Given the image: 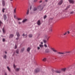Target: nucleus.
Here are the masks:
<instances>
[{"instance_id":"obj_59","label":"nucleus","mask_w":75,"mask_h":75,"mask_svg":"<svg viewBox=\"0 0 75 75\" xmlns=\"http://www.w3.org/2000/svg\"><path fill=\"white\" fill-rule=\"evenodd\" d=\"M71 36H72V37L73 36H72V35H71Z\"/></svg>"},{"instance_id":"obj_14","label":"nucleus","mask_w":75,"mask_h":75,"mask_svg":"<svg viewBox=\"0 0 75 75\" xmlns=\"http://www.w3.org/2000/svg\"><path fill=\"white\" fill-rule=\"evenodd\" d=\"M13 36H14V35L13 34H11L9 36V38H12V37Z\"/></svg>"},{"instance_id":"obj_28","label":"nucleus","mask_w":75,"mask_h":75,"mask_svg":"<svg viewBox=\"0 0 75 75\" xmlns=\"http://www.w3.org/2000/svg\"><path fill=\"white\" fill-rule=\"evenodd\" d=\"M3 57L4 59H6V58H7V56L6 55H4Z\"/></svg>"},{"instance_id":"obj_47","label":"nucleus","mask_w":75,"mask_h":75,"mask_svg":"<svg viewBox=\"0 0 75 75\" xmlns=\"http://www.w3.org/2000/svg\"><path fill=\"white\" fill-rule=\"evenodd\" d=\"M67 33L68 34H69V33H70L69 31H67Z\"/></svg>"},{"instance_id":"obj_50","label":"nucleus","mask_w":75,"mask_h":75,"mask_svg":"<svg viewBox=\"0 0 75 75\" xmlns=\"http://www.w3.org/2000/svg\"><path fill=\"white\" fill-rule=\"evenodd\" d=\"M68 8H69V7H67L66 8H67V9H68Z\"/></svg>"},{"instance_id":"obj_57","label":"nucleus","mask_w":75,"mask_h":75,"mask_svg":"<svg viewBox=\"0 0 75 75\" xmlns=\"http://www.w3.org/2000/svg\"><path fill=\"white\" fill-rule=\"evenodd\" d=\"M13 0H10V1H12Z\"/></svg>"},{"instance_id":"obj_4","label":"nucleus","mask_w":75,"mask_h":75,"mask_svg":"<svg viewBox=\"0 0 75 75\" xmlns=\"http://www.w3.org/2000/svg\"><path fill=\"white\" fill-rule=\"evenodd\" d=\"M62 3H63V1L61 0L58 3V5H61L62 4Z\"/></svg>"},{"instance_id":"obj_35","label":"nucleus","mask_w":75,"mask_h":75,"mask_svg":"<svg viewBox=\"0 0 75 75\" xmlns=\"http://www.w3.org/2000/svg\"><path fill=\"white\" fill-rule=\"evenodd\" d=\"M47 18V15H45L44 16V19H45Z\"/></svg>"},{"instance_id":"obj_2","label":"nucleus","mask_w":75,"mask_h":75,"mask_svg":"<svg viewBox=\"0 0 75 75\" xmlns=\"http://www.w3.org/2000/svg\"><path fill=\"white\" fill-rule=\"evenodd\" d=\"M72 52L71 51H69V52H58L57 53V54H60V55H64L65 54V53H68L69 54H70Z\"/></svg>"},{"instance_id":"obj_9","label":"nucleus","mask_w":75,"mask_h":75,"mask_svg":"<svg viewBox=\"0 0 75 75\" xmlns=\"http://www.w3.org/2000/svg\"><path fill=\"white\" fill-rule=\"evenodd\" d=\"M55 72H56V73H58L59 74H60V73H61V71L56 70L55 71Z\"/></svg>"},{"instance_id":"obj_42","label":"nucleus","mask_w":75,"mask_h":75,"mask_svg":"<svg viewBox=\"0 0 75 75\" xmlns=\"http://www.w3.org/2000/svg\"><path fill=\"white\" fill-rule=\"evenodd\" d=\"M49 38H50V37H48V38H47V41H48Z\"/></svg>"},{"instance_id":"obj_20","label":"nucleus","mask_w":75,"mask_h":75,"mask_svg":"<svg viewBox=\"0 0 75 75\" xmlns=\"http://www.w3.org/2000/svg\"><path fill=\"white\" fill-rule=\"evenodd\" d=\"M16 13V8L14 10L13 13Z\"/></svg>"},{"instance_id":"obj_32","label":"nucleus","mask_w":75,"mask_h":75,"mask_svg":"<svg viewBox=\"0 0 75 75\" xmlns=\"http://www.w3.org/2000/svg\"><path fill=\"white\" fill-rule=\"evenodd\" d=\"M3 32L4 33H5L6 31H5V30H4V28H3Z\"/></svg>"},{"instance_id":"obj_21","label":"nucleus","mask_w":75,"mask_h":75,"mask_svg":"<svg viewBox=\"0 0 75 75\" xmlns=\"http://www.w3.org/2000/svg\"><path fill=\"white\" fill-rule=\"evenodd\" d=\"M26 14L27 15H28V14H29V9L28 10L26 13Z\"/></svg>"},{"instance_id":"obj_53","label":"nucleus","mask_w":75,"mask_h":75,"mask_svg":"<svg viewBox=\"0 0 75 75\" xmlns=\"http://www.w3.org/2000/svg\"><path fill=\"white\" fill-rule=\"evenodd\" d=\"M45 1H46V2H47V1H47V0H45Z\"/></svg>"},{"instance_id":"obj_27","label":"nucleus","mask_w":75,"mask_h":75,"mask_svg":"<svg viewBox=\"0 0 75 75\" xmlns=\"http://www.w3.org/2000/svg\"><path fill=\"white\" fill-rule=\"evenodd\" d=\"M67 34V32H65V33H63V35H62V36H65Z\"/></svg>"},{"instance_id":"obj_45","label":"nucleus","mask_w":75,"mask_h":75,"mask_svg":"<svg viewBox=\"0 0 75 75\" xmlns=\"http://www.w3.org/2000/svg\"><path fill=\"white\" fill-rule=\"evenodd\" d=\"M17 45H15V49H16V48H17Z\"/></svg>"},{"instance_id":"obj_19","label":"nucleus","mask_w":75,"mask_h":75,"mask_svg":"<svg viewBox=\"0 0 75 75\" xmlns=\"http://www.w3.org/2000/svg\"><path fill=\"white\" fill-rule=\"evenodd\" d=\"M7 68L9 71V72H10L11 71V70L10 69V67H7Z\"/></svg>"},{"instance_id":"obj_34","label":"nucleus","mask_w":75,"mask_h":75,"mask_svg":"<svg viewBox=\"0 0 75 75\" xmlns=\"http://www.w3.org/2000/svg\"><path fill=\"white\" fill-rule=\"evenodd\" d=\"M62 70L63 71H65L66 70V68H64V69H62Z\"/></svg>"},{"instance_id":"obj_51","label":"nucleus","mask_w":75,"mask_h":75,"mask_svg":"<svg viewBox=\"0 0 75 75\" xmlns=\"http://www.w3.org/2000/svg\"><path fill=\"white\" fill-rule=\"evenodd\" d=\"M41 44H43V42H41Z\"/></svg>"},{"instance_id":"obj_43","label":"nucleus","mask_w":75,"mask_h":75,"mask_svg":"<svg viewBox=\"0 0 75 75\" xmlns=\"http://www.w3.org/2000/svg\"><path fill=\"white\" fill-rule=\"evenodd\" d=\"M21 23L20 21L18 22V23L19 24H21Z\"/></svg>"},{"instance_id":"obj_22","label":"nucleus","mask_w":75,"mask_h":75,"mask_svg":"<svg viewBox=\"0 0 75 75\" xmlns=\"http://www.w3.org/2000/svg\"><path fill=\"white\" fill-rule=\"evenodd\" d=\"M33 37V35L32 34H29V37L30 38H31V37Z\"/></svg>"},{"instance_id":"obj_41","label":"nucleus","mask_w":75,"mask_h":75,"mask_svg":"<svg viewBox=\"0 0 75 75\" xmlns=\"http://www.w3.org/2000/svg\"><path fill=\"white\" fill-rule=\"evenodd\" d=\"M3 24V23L0 21V26H1V24Z\"/></svg>"},{"instance_id":"obj_44","label":"nucleus","mask_w":75,"mask_h":75,"mask_svg":"<svg viewBox=\"0 0 75 75\" xmlns=\"http://www.w3.org/2000/svg\"><path fill=\"white\" fill-rule=\"evenodd\" d=\"M18 39H19V37H18L16 38V40H18Z\"/></svg>"},{"instance_id":"obj_15","label":"nucleus","mask_w":75,"mask_h":75,"mask_svg":"<svg viewBox=\"0 0 75 75\" xmlns=\"http://www.w3.org/2000/svg\"><path fill=\"white\" fill-rule=\"evenodd\" d=\"M27 21V19H24L22 21V23H25V22H26Z\"/></svg>"},{"instance_id":"obj_24","label":"nucleus","mask_w":75,"mask_h":75,"mask_svg":"<svg viewBox=\"0 0 75 75\" xmlns=\"http://www.w3.org/2000/svg\"><path fill=\"white\" fill-rule=\"evenodd\" d=\"M16 71H18L20 70V68H16L15 69Z\"/></svg>"},{"instance_id":"obj_40","label":"nucleus","mask_w":75,"mask_h":75,"mask_svg":"<svg viewBox=\"0 0 75 75\" xmlns=\"http://www.w3.org/2000/svg\"><path fill=\"white\" fill-rule=\"evenodd\" d=\"M13 67H14V69L16 68V66H15V64H14Z\"/></svg>"},{"instance_id":"obj_58","label":"nucleus","mask_w":75,"mask_h":75,"mask_svg":"<svg viewBox=\"0 0 75 75\" xmlns=\"http://www.w3.org/2000/svg\"><path fill=\"white\" fill-rule=\"evenodd\" d=\"M1 32V31H0V32Z\"/></svg>"},{"instance_id":"obj_54","label":"nucleus","mask_w":75,"mask_h":75,"mask_svg":"<svg viewBox=\"0 0 75 75\" xmlns=\"http://www.w3.org/2000/svg\"><path fill=\"white\" fill-rule=\"evenodd\" d=\"M5 52L6 54H7V52Z\"/></svg>"},{"instance_id":"obj_16","label":"nucleus","mask_w":75,"mask_h":75,"mask_svg":"<svg viewBox=\"0 0 75 75\" xmlns=\"http://www.w3.org/2000/svg\"><path fill=\"white\" fill-rule=\"evenodd\" d=\"M22 35L23 36L24 38H26L27 36V35H24V34H23Z\"/></svg>"},{"instance_id":"obj_52","label":"nucleus","mask_w":75,"mask_h":75,"mask_svg":"<svg viewBox=\"0 0 75 75\" xmlns=\"http://www.w3.org/2000/svg\"><path fill=\"white\" fill-rule=\"evenodd\" d=\"M55 59H57V58H54Z\"/></svg>"},{"instance_id":"obj_33","label":"nucleus","mask_w":75,"mask_h":75,"mask_svg":"<svg viewBox=\"0 0 75 75\" xmlns=\"http://www.w3.org/2000/svg\"><path fill=\"white\" fill-rule=\"evenodd\" d=\"M70 14H74V12L73 11H71L70 12Z\"/></svg>"},{"instance_id":"obj_13","label":"nucleus","mask_w":75,"mask_h":75,"mask_svg":"<svg viewBox=\"0 0 75 75\" xmlns=\"http://www.w3.org/2000/svg\"><path fill=\"white\" fill-rule=\"evenodd\" d=\"M16 35L17 37H19L20 36V34L19 33V32H16Z\"/></svg>"},{"instance_id":"obj_1","label":"nucleus","mask_w":75,"mask_h":75,"mask_svg":"<svg viewBox=\"0 0 75 75\" xmlns=\"http://www.w3.org/2000/svg\"><path fill=\"white\" fill-rule=\"evenodd\" d=\"M38 8L39 9L40 11H41L43 10V8H44V6H43V5H40L38 6Z\"/></svg>"},{"instance_id":"obj_39","label":"nucleus","mask_w":75,"mask_h":75,"mask_svg":"<svg viewBox=\"0 0 75 75\" xmlns=\"http://www.w3.org/2000/svg\"><path fill=\"white\" fill-rule=\"evenodd\" d=\"M44 46H45V47H47V45L45 44L44 45Z\"/></svg>"},{"instance_id":"obj_56","label":"nucleus","mask_w":75,"mask_h":75,"mask_svg":"<svg viewBox=\"0 0 75 75\" xmlns=\"http://www.w3.org/2000/svg\"><path fill=\"white\" fill-rule=\"evenodd\" d=\"M14 17H15V18H16V16H14Z\"/></svg>"},{"instance_id":"obj_3","label":"nucleus","mask_w":75,"mask_h":75,"mask_svg":"<svg viewBox=\"0 0 75 75\" xmlns=\"http://www.w3.org/2000/svg\"><path fill=\"white\" fill-rule=\"evenodd\" d=\"M40 71V69L39 68H37L35 70V73H38V72H39Z\"/></svg>"},{"instance_id":"obj_10","label":"nucleus","mask_w":75,"mask_h":75,"mask_svg":"<svg viewBox=\"0 0 75 75\" xmlns=\"http://www.w3.org/2000/svg\"><path fill=\"white\" fill-rule=\"evenodd\" d=\"M45 51L46 52H50V49H46Z\"/></svg>"},{"instance_id":"obj_25","label":"nucleus","mask_w":75,"mask_h":75,"mask_svg":"<svg viewBox=\"0 0 75 75\" xmlns=\"http://www.w3.org/2000/svg\"><path fill=\"white\" fill-rule=\"evenodd\" d=\"M16 53H17V54H19V50H17L16 51Z\"/></svg>"},{"instance_id":"obj_46","label":"nucleus","mask_w":75,"mask_h":75,"mask_svg":"<svg viewBox=\"0 0 75 75\" xmlns=\"http://www.w3.org/2000/svg\"><path fill=\"white\" fill-rule=\"evenodd\" d=\"M39 3H42V1H39Z\"/></svg>"},{"instance_id":"obj_31","label":"nucleus","mask_w":75,"mask_h":75,"mask_svg":"<svg viewBox=\"0 0 75 75\" xmlns=\"http://www.w3.org/2000/svg\"><path fill=\"white\" fill-rule=\"evenodd\" d=\"M39 46L41 48H42L43 47V45H40Z\"/></svg>"},{"instance_id":"obj_17","label":"nucleus","mask_w":75,"mask_h":75,"mask_svg":"<svg viewBox=\"0 0 75 75\" xmlns=\"http://www.w3.org/2000/svg\"><path fill=\"white\" fill-rule=\"evenodd\" d=\"M37 8L36 7H35L33 8V11H37Z\"/></svg>"},{"instance_id":"obj_5","label":"nucleus","mask_w":75,"mask_h":75,"mask_svg":"<svg viewBox=\"0 0 75 75\" xmlns=\"http://www.w3.org/2000/svg\"><path fill=\"white\" fill-rule=\"evenodd\" d=\"M37 24L38 25H40L41 24V21H40V20H39L37 22Z\"/></svg>"},{"instance_id":"obj_23","label":"nucleus","mask_w":75,"mask_h":75,"mask_svg":"<svg viewBox=\"0 0 75 75\" xmlns=\"http://www.w3.org/2000/svg\"><path fill=\"white\" fill-rule=\"evenodd\" d=\"M43 42L44 43H47V40H43Z\"/></svg>"},{"instance_id":"obj_49","label":"nucleus","mask_w":75,"mask_h":75,"mask_svg":"<svg viewBox=\"0 0 75 75\" xmlns=\"http://www.w3.org/2000/svg\"><path fill=\"white\" fill-rule=\"evenodd\" d=\"M32 8V7L31 6L30 7V10H31V9Z\"/></svg>"},{"instance_id":"obj_38","label":"nucleus","mask_w":75,"mask_h":75,"mask_svg":"<svg viewBox=\"0 0 75 75\" xmlns=\"http://www.w3.org/2000/svg\"><path fill=\"white\" fill-rule=\"evenodd\" d=\"M37 0H34V3H35V2H37Z\"/></svg>"},{"instance_id":"obj_26","label":"nucleus","mask_w":75,"mask_h":75,"mask_svg":"<svg viewBox=\"0 0 75 75\" xmlns=\"http://www.w3.org/2000/svg\"><path fill=\"white\" fill-rule=\"evenodd\" d=\"M6 10V8H3L2 10V11L3 13H4V10Z\"/></svg>"},{"instance_id":"obj_36","label":"nucleus","mask_w":75,"mask_h":75,"mask_svg":"<svg viewBox=\"0 0 75 75\" xmlns=\"http://www.w3.org/2000/svg\"><path fill=\"white\" fill-rule=\"evenodd\" d=\"M22 20V19L21 18H18V20L19 21V20Z\"/></svg>"},{"instance_id":"obj_29","label":"nucleus","mask_w":75,"mask_h":75,"mask_svg":"<svg viewBox=\"0 0 75 75\" xmlns=\"http://www.w3.org/2000/svg\"><path fill=\"white\" fill-rule=\"evenodd\" d=\"M52 28H50L49 29V32H52Z\"/></svg>"},{"instance_id":"obj_30","label":"nucleus","mask_w":75,"mask_h":75,"mask_svg":"<svg viewBox=\"0 0 75 75\" xmlns=\"http://www.w3.org/2000/svg\"><path fill=\"white\" fill-rule=\"evenodd\" d=\"M43 61H47V59L46 58H44L43 59Z\"/></svg>"},{"instance_id":"obj_8","label":"nucleus","mask_w":75,"mask_h":75,"mask_svg":"<svg viewBox=\"0 0 75 75\" xmlns=\"http://www.w3.org/2000/svg\"><path fill=\"white\" fill-rule=\"evenodd\" d=\"M52 50L54 52H58V51H57V50L54 49L53 48H52Z\"/></svg>"},{"instance_id":"obj_37","label":"nucleus","mask_w":75,"mask_h":75,"mask_svg":"<svg viewBox=\"0 0 75 75\" xmlns=\"http://www.w3.org/2000/svg\"><path fill=\"white\" fill-rule=\"evenodd\" d=\"M37 49H38V50H40V47H37Z\"/></svg>"},{"instance_id":"obj_7","label":"nucleus","mask_w":75,"mask_h":75,"mask_svg":"<svg viewBox=\"0 0 75 75\" xmlns=\"http://www.w3.org/2000/svg\"><path fill=\"white\" fill-rule=\"evenodd\" d=\"M69 1L70 3H74V1L72 0H69Z\"/></svg>"},{"instance_id":"obj_12","label":"nucleus","mask_w":75,"mask_h":75,"mask_svg":"<svg viewBox=\"0 0 75 75\" xmlns=\"http://www.w3.org/2000/svg\"><path fill=\"white\" fill-rule=\"evenodd\" d=\"M2 5L3 6H5V1L4 0L2 1Z\"/></svg>"},{"instance_id":"obj_55","label":"nucleus","mask_w":75,"mask_h":75,"mask_svg":"<svg viewBox=\"0 0 75 75\" xmlns=\"http://www.w3.org/2000/svg\"><path fill=\"white\" fill-rule=\"evenodd\" d=\"M5 75H7V74H6V73H5Z\"/></svg>"},{"instance_id":"obj_48","label":"nucleus","mask_w":75,"mask_h":75,"mask_svg":"<svg viewBox=\"0 0 75 75\" xmlns=\"http://www.w3.org/2000/svg\"><path fill=\"white\" fill-rule=\"evenodd\" d=\"M3 41L4 42L5 41V39H3Z\"/></svg>"},{"instance_id":"obj_6","label":"nucleus","mask_w":75,"mask_h":75,"mask_svg":"<svg viewBox=\"0 0 75 75\" xmlns=\"http://www.w3.org/2000/svg\"><path fill=\"white\" fill-rule=\"evenodd\" d=\"M4 20H6L7 19V16L6 15H4Z\"/></svg>"},{"instance_id":"obj_18","label":"nucleus","mask_w":75,"mask_h":75,"mask_svg":"<svg viewBox=\"0 0 75 75\" xmlns=\"http://www.w3.org/2000/svg\"><path fill=\"white\" fill-rule=\"evenodd\" d=\"M30 50H31V48L30 47H28L27 50V51H28V52H29L30 51Z\"/></svg>"},{"instance_id":"obj_11","label":"nucleus","mask_w":75,"mask_h":75,"mask_svg":"<svg viewBox=\"0 0 75 75\" xmlns=\"http://www.w3.org/2000/svg\"><path fill=\"white\" fill-rule=\"evenodd\" d=\"M24 47H23L22 48V49H21V52H23V51H24Z\"/></svg>"}]
</instances>
